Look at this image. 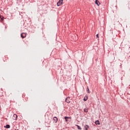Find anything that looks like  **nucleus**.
I'll return each mask as SVG.
<instances>
[{"instance_id":"obj_1","label":"nucleus","mask_w":130,"mask_h":130,"mask_svg":"<svg viewBox=\"0 0 130 130\" xmlns=\"http://www.w3.org/2000/svg\"><path fill=\"white\" fill-rule=\"evenodd\" d=\"M62 1L63 0H59L57 3V6L58 7H59L60 6H61V5H62Z\"/></svg>"},{"instance_id":"obj_2","label":"nucleus","mask_w":130,"mask_h":130,"mask_svg":"<svg viewBox=\"0 0 130 130\" xmlns=\"http://www.w3.org/2000/svg\"><path fill=\"white\" fill-rule=\"evenodd\" d=\"M26 36H27V34L25 32H23L21 34V37H22V38H25Z\"/></svg>"},{"instance_id":"obj_3","label":"nucleus","mask_w":130,"mask_h":130,"mask_svg":"<svg viewBox=\"0 0 130 130\" xmlns=\"http://www.w3.org/2000/svg\"><path fill=\"white\" fill-rule=\"evenodd\" d=\"M65 101L66 102H67V103H70L71 101L70 100V97H68L67 98H66Z\"/></svg>"},{"instance_id":"obj_4","label":"nucleus","mask_w":130,"mask_h":130,"mask_svg":"<svg viewBox=\"0 0 130 130\" xmlns=\"http://www.w3.org/2000/svg\"><path fill=\"white\" fill-rule=\"evenodd\" d=\"M13 117H14V119H15V120H17V118H18V116L17 115V114H14L13 115Z\"/></svg>"},{"instance_id":"obj_5","label":"nucleus","mask_w":130,"mask_h":130,"mask_svg":"<svg viewBox=\"0 0 130 130\" xmlns=\"http://www.w3.org/2000/svg\"><path fill=\"white\" fill-rule=\"evenodd\" d=\"M84 129L85 130H88V129L89 128V127H90V126L88 125H85L84 126Z\"/></svg>"},{"instance_id":"obj_6","label":"nucleus","mask_w":130,"mask_h":130,"mask_svg":"<svg viewBox=\"0 0 130 130\" xmlns=\"http://www.w3.org/2000/svg\"><path fill=\"white\" fill-rule=\"evenodd\" d=\"M95 4H96V5H97V6H100V2H99V1H98V0H96L95 1Z\"/></svg>"},{"instance_id":"obj_7","label":"nucleus","mask_w":130,"mask_h":130,"mask_svg":"<svg viewBox=\"0 0 130 130\" xmlns=\"http://www.w3.org/2000/svg\"><path fill=\"white\" fill-rule=\"evenodd\" d=\"M53 120L55 123L57 122V121L58 120V119H57V117H54L53 118Z\"/></svg>"},{"instance_id":"obj_8","label":"nucleus","mask_w":130,"mask_h":130,"mask_svg":"<svg viewBox=\"0 0 130 130\" xmlns=\"http://www.w3.org/2000/svg\"><path fill=\"white\" fill-rule=\"evenodd\" d=\"M95 124H96V125H99L100 124V123L99 122V120H96V121H95Z\"/></svg>"},{"instance_id":"obj_9","label":"nucleus","mask_w":130,"mask_h":130,"mask_svg":"<svg viewBox=\"0 0 130 130\" xmlns=\"http://www.w3.org/2000/svg\"><path fill=\"white\" fill-rule=\"evenodd\" d=\"M83 100L84 101H87L88 100V96H84Z\"/></svg>"},{"instance_id":"obj_10","label":"nucleus","mask_w":130,"mask_h":130,"mask_svg":"<svg viewBox=\"0 0 130 130\" xmlns=\"http://www.w3.org/2000/svg\"><path fill=\"white\" fill-rule=\"evenodd\" d=\"M76 126L77 127L78 129H80V130L82 129V127H81V126H79V125H76Z\"/></svg>"},{"instance_id":"obj_11","label":"nucleus","mask_w":130,"mask_h":130,"mask_svg":"<svg viewBox=\"0 0 130 130\" xmlns=\"http://www.w3.org/2000/svg\"><path fill=\"white\" fill-rule=\"evenodd\" d=\"M96 39H98V40H99V35L98 34L96 35Z\"/></svg>"},{"instance_id":"obj_12","label":"nucleus","mask_w":130,"mask_h":130,"mask_svg":"<svg viewBox=\"0 0 130 130\" xmlns=\"http://www.w3.org/2000/svg\"><path fill=\"white\" fill-rule=\"evenodd\" d=\"M86 91H87V92H88V93H90V90L89 89V87H87V90H86Z\"/></svg>"},{"instance_id":"obj_13","label":"nucleus","mask_w":130,"mask_h":130,"mask_svg":"<svg viewBox=\"0 0 130 130\" xmlns=\"http://www.w3.org/2000/svg\"><path fill=\"white\" fill-rule=\"evenodd\" d=\"M84 112H88V109L85 108V109H84Z\"/></svg>"},{"instance_id":"obj_14","label":"nucleus","mask_w":130,"mask_h":130,"mask_svg":"<svg viewBox=\"0 0 130 130\" xmlns=\"http://www.w3.org/2000/svg\"><path fill=\"white\" fill-rule=\"evenodd\" d=\"M6 128H10V125H7L6 126Z\"/></svg>"},{"instance_id":"obj_15","label":"nucleus","mask_w":130,"mask_h":130,"mask_svg":"<svg viewBox=\"0 0 130 130\" xmlns=\"http://www.w3.org/2000/svg\"><path fill=\"white\" fill-rule=\"evenodd\" d=\"M68 118H69V117H64V119H66V121H68V120H67V119H68Z\"/></svg>"},{"instance_id":"obj_16","label":"nucleus","mask_w":130,"mask_h":130,"mask_svg":"<svg viewBox=\"0 0 130 130\" xmlns=\"http://www.w3.org/2000/svg\"><path fill=\"white\" fill-rule=\"evenodd\" d=\"M0 18H1V20H2L3 21L4 20V19H3V17L0 16Z\"/></svg>"}]
</instances>
